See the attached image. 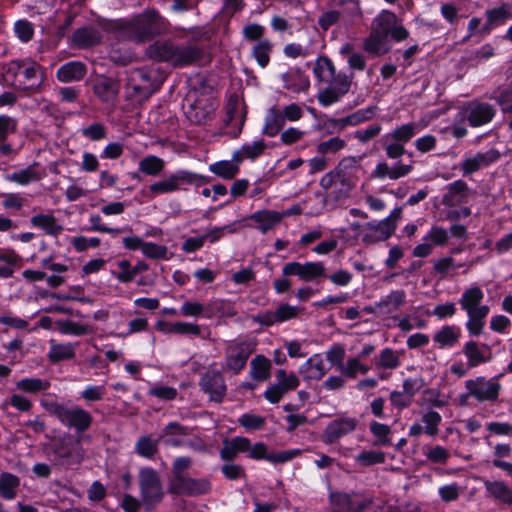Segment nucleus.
Returning a JSON list of instances; mask_svg holds the SVG:
<instances>
[{"label": "nucleus", "mask_w": 512, "mask_h": 512, "mask_svg": "<svg viewBox=\"0 0 512 512\" xmlns=\"http://www.w3.org/2000/svg\"><path fill=\"white\" fill-rule=\"evenodd\" d=\"M147 56L158 62H166L175 68L202 65L208 61L205 49L196 43L179 44L171 40H158L146 51Z\"/></svg>", "instance_id": "nucleus-1"}, {"label": "nucleus", "mask_w": 512, "mask_h": 512, "mask_svg": "<svg viewBox=\"0 0 512 512\" xmlns=\"http://www.w3.org/2000/svg\"><path fill=\"white\" fill-rule=\"evenodd\" d=\"M361 170L359 159L345 157L338 165L320 179V186L326 195L339 199L347 196L357 182V173Z\"/></svg>", "instance_id": "nucleus-2"}, {"label": "nucleus", "mask_w": 512, "mask_h": 512, "mask_svg": "<svg viewBox=\"0 0 512 512\" xmlns=\"http://www.w3.org/2000/svg\"><path fill=\"white\" fill-rule=\"evenodd\" d=\"M122 37L136 42L147 41L165 31L163 18L154 10L146 11L130 20H120L116 24Z\"/></svg>", "instance_id": "nucleus-3"}, {"label": "nucleus", "mask_w": 512, "mask_h": 512, "mask_svg": "<svg viewBox=\"0 0 512 512\" xmlns=\"http://www.w3.org/2000/svg\"><path fill=\"white\" fill-rule=\"evenodd\" d=\"M484 292L477 285H472L462 293L459 298L461 309L466 312L468 320L465 324L467 331L472 336L482 334L485 319L490 312L488 305L482 304Z\"/></svg>", "instance_id": "nucleus-4"}, {"label": "nucleus", "mask_w": 512, "mask_h": 512, "mask_svg": "<svg viewBox=\"0 0 512 512\" xmlns=\"http://www.w3.org/2000/svg\"><path fill=\"white\" fill-rule=\"evenodd\" d=\"M43 451L53 467L68 469L80 464L84 458L80 441H74L71 435H63L43 446Z\"/></svg>", "instance_id": "nucleus-5"}, {"label": "nucleus", "mask_w": 512, "mask_h": 512, "mask_svg": "<svg viewBox=\"0 0 512 512\" xmlns=\"http://www.w3.org/2000/svg\"><path fill=\"white\" fill-rule=\"evenodd\" d=\"M402 208H394L388 217L380 221H371L364 224H352V230L357 232L365 245H373L390 238L396 230L401 218Z\"/></svg>", "instance_id": "nucleus-6"}, {"label": "nucleus", "mask_w": 512, "mask_h": 512, "mask_svg": "<svg viewBox=\"0 0 512 512\" xmlns=\"http://www.w3.org/2000/svg\"><path fill=\"white\" fill-rule=\"evenodd\" d=\"M138 482L142 503L147 510L160 503L164 497L160 476L156 470L143 467L139 470Z\"/></svg>", "instance_id": "nucleus-7"}, {"label": "nucleus", "mask_w": 512, "mask_h": 512, "mask_svg": "<svg viewBox=\"0 0 512 512\" xmlns=\"http://www.w3.org/2000/svg\"><path fill=\"white\" fill-rule=\"evenodd\" d=\"M209 182L208 177L188 171L178 170L168 178L149 186L153 195L167 194L181 189L182 185H200Z\"/></svg>", "instance_id": "nucleus-8"}, {"label": "nucleus", "mask_w": 512, "mask_h": 512, "mask_svg": "<svg viewBox=\"0 0 512 512\" xmlns=\"http://www.w3.org/2000/svg\"><path fill=\"white\" fill-rule=\"evenodd\" d=\"M499 376L485 378L479 376L474 379H469L465 382L467 393L463 398L473 397L478 402H496L498 400L502 386L499 382Z\"/></svg>", "instance_id": "nucleus-9"}, {"label": "nucleus", "mask_w": 512, "mask_h": 512, "mask_svg": "<svg viewBox=\"0 0 512 512\" xmlns=\"http://www.w3.org/2000/svg\"><path fill=\"white\" fill-rule=\"evenodd\" d=\"M353 75L335 73L328 80V86L321 89L317 99L321 106L328 107L339 102L350 90Z\"/></svg>", "instance_id": "nucleus-10"}, {"label": "nucleus", "mask_w": 512, "mask_h": 512, "mask_svg": "<svg viewBox=\"0 0 512 512\" xmlns=\"http://www.w3.org/2000/svg\"><path fill=\"white\" fill-rule=\"evenodd\" d=\"M212 489L211 483L206 478H192L188 476L171 477L168 491L171 494L188 497H198L208 494Z\"/></svg>", "instance_id": "nucleus-11"}, {"label": "nucleus", "mask_w": 512, "mask_h": 512, "mask_svg": "<svg viewBox=\"0 0 512 512\" xmlns=\"http://www.w3.org/2000/svg\"><path fill=\"white\" fill-rule=\"evenodd\" d=\"M255 345L251 341L232 342L226 350V368L239 374L246 366L249 356L253 353Z\"/></svg>", "instance_id": "nucleus-12"}, {"label": "nucleus", "mask_w": 512, "mask_h": 512, "mask_svg": "<svg viewBox=\"0 0 512 512\" xmlns=\"http://www.w3.org/2000/svg\"><path fill=\"white\" fill-rule=\"evenodd\" d=\"M327 270L323 262H289L282 268V274L286 277L297 276L299 279L310 282L321 277H326Z\"/></svg>", "instance_id": "nucleus-13"}, {"label": "nucleus", "mask_w": 512, "mask_h": 512, "mask_svg": "<svg viewBox=\"0 0 512 512\" xmlns=\"http://www.w3.org/2000/svg\"><path fill=\"white\" fill-rule=\"evenodd\" d=\"M59 422L69 429H73L77 434H81L90 429L93 416L80 406L66 407Z\"/></svg>", "instance_id": "nucleus-14"}, {"label": "nucleus", "mask_w": 512, "mask_h": 512, "mask_svg": "<svg viewBox=\"0 0 512 512\" xmlns=\"http://www.w3.org/2000/svg\"><path fill=\"white\" fill-rule=\"evenodd\" d=\"M407 303V294L403 289H395L376 302L378 315L386 316L394 320L399 318L403 307Z\"/></svg>", "instance_id": "nucleus-15"}, {"label": "nucleus", "mask_w": 512, "mask_h": 512, "mask_svg": "<svg viewBox=\"0 0 512 512\" xmlns=\"http://www.w3.org/2000/svg\"><path fill=\"white\" fill-rule=\"evenodd\" d=\"M199 386L209 395L210 400L216 403H221L226 395L224 376L217 370L205 372L199 380Z\"/></svg>", "instance_id": "nucleus-16"}, {"label": "nucleus", "mask_w": 512, "mask_h": 512, "mask_svg": "<svg viewBox=\"0 0 512 512\" xmlns=\"http://www.w3.org/2000/svg\"><path fill=\"white\" fill-rule=\"evenodd\" d=\"M277 383L269 387L265 393V398L276 404L280 401V399L285 395L288 391L296 389L300 381L298 377L294 374H287L284 369H280L276 372Z\"/></svg>", "instance_id": "nucleus-17"}, {"label": "nucleus", "mask_w": 512, "mask_h": 512, "mask_svg": "<svg viewBox=\"0 0 512 512\" xmlns=\"http://www.w3.org/2000/svg\"><path fill=\"white\" fill-rule=\"evenodd\" d=\"M301 309L289 304H280L275 311H264L252 317V320L262 326L270 327L297 318Z\"/></svg>", "instance_id": "nucleus-18"}, {"label": "nucleus", "mask_w": 512, "mask_h": 512, "mask_svg": "<svg viewBox=\"0 0 512 512\" xmlns=\"http://www.w3.org/2000/svg\"><path fill=\"white\" fill-rule=\"evenodd\" d=\"M496 115L493 105L485 102L473 101L464 110V118L471 127H480L492 121Z\"/></svg>", "instance_id": "nucleus-19"}, {"label": "nucleus", "mask_w": 512, "mask_h": 512, "mask_svg": "<svg viewBox=\"0 0 512 512\" xmlns=\"http://www.w3.org/2000/svg\"><path fill=\"white\" fill-rule=\"evenodd\" d=\"M226 115L224 118V124L226 126H232L227 131V134L232 138H237L243 128L245 122V113L243 112L242 105L238 100V97H231L225 107Z\"/></svg>", "instance_id": "nucleus-20"}, {"label": "nucleus", "mask_w": 512, "mask_h": 512, "mask_svg": "<svg viewBox=\"0 0 512 512\" xmlns=\"http://www.w3.org/2000/svg\"><path fill=\"white\" fill-rule=\"evenodd\" d=\"M358 425V420L352 417L338 418L330 422L323 433V441L332 444L341 437L352 433Z\"/></svg>", "instance_id": "nucleus-21"}, {"label": "nucleus", "mask_w": 512, "mask_h": 512, "mask_svg": "<svg viewBox=\"0 0 512 512\" xmlns=\"http://www.w3.org/2000/svg\"><path fill=\"white\" fill-rule=\"evenodd\" d=\"M330 503L336 512H360L369 505L367 500H359L356 494L330 493Z\"/></svg>", "instance_id": "nucleus-22"}, {"label": "nucleus", "mask_w": 512, "mask_h": 512, "mask_svg": "<svg viewBox=\"0 0 512 512\" xmlns=\"http://www.w3.org/2000/svg\"><path fill=\"white\" fill-rule=\"evenodd\" d=\"M500 158L497 149L491 148L485 152H478L471 157H467L460 165L463 175L472 174L490 164L496 162Z\"/></svg>", "instance_id": "nucleus-23"}, {"label": "nucleus", "mask_w": 512, "mask_h": 512, "mask_svg": "<svg viewBox=\"0 0 512 512\" xmlns=\"http://www.w3.org/2000/svg\"><path fill=\"white\" fill-rule=\"evenodd\" d=\"M412 170V164H404L402 162H397L393 166H390L387 162L380 161L376 164L371 176L373 178L380 180H398L410 174Z\"/></svg>", "instance_id": "nucleus-24"}, {"label": "nucleus", "mask_w": 512, "mask_h": 512, "mask_svg": "<svg viewBox=\"0 0 512 512\" xmlns=\"http://www.w3.org/2000/svg\"><path fill=\"white\" fill-rule=\"evenodd\" d=\"M463 354L466 356L467 364L470 368L477 367L492 360L490 347L486 344L480 346L473 340L465 343L463 346Z\"/></svg>", "instance_id": "nucleus-25"}, {"label": "nucleus", "mask_w": 512, "mask_h": 512, "mask_svg": "<svg viewBox=\"0 0 512 512\" xmlns=\"http://www.w3.org/2000/svg\"><path fill=\"white\" fill-rule=\"evenodd\" d=\"M446 193L442 197V204L454 207L468 202L470 189L463 180H456L446 187Z\"/></svg>", "instance_id": "nucleus-26"}, {"label": "nucleus", "mask_w": 512, "mask_h": 512, "mask_svg": "<svg viewBox=\"0 0 512 512\" xmlns=\"http://www.w3.org/2000/svg\"><path fill=\"white\" fill-rule=\"evenodd\" d=\"M7 73L14 77L22 75L27 81L36 80L41 74V66L30 59L12 61Z\"/></svg>", "instance_id": "nucleus-27"}, {"label": "nucleus", "mask_w": 512, "mask_h": 512, "mask_svg": "<svg viewBox=\"0 0 512 512\" xmlns=\"http://www.w3.org/2000/svg\"><path fill=\"white\" fill-rule=\"evenodd\" d=\"M87 73L86 65L80 61H70L59 67L56 77L60 82L69 83L82 80Z\"/></svg>", "instance_id": "nucleus-28"}, {"label": "nucleus", "mask_w": 512, "mask_h": 512, "mask_svg": "<svg viewBox=\"0 0 512 512\" xmlns=\"http://www.w3.org/2000/svg\"><path fill=\"white\" fill-rule=\"evenodd\" d=\"M248 219L256 223L254 226L256 229L266 233L281 222L282 215L274 210H260L250 215Z\"/></svg>", "instance_id": "nucleus-29"}, {"label": "nucleus", "mask_w": 512, "mask_h": 512, "mask_svg": "<svg viewBox=\"0 0 512 512\" xmlns=\"http://www.w3.org/2000/svg\"><path fill=\"white\" fill-rule=\"evenodd\" d=\"M47 357L51 363H59L65 360H72L75 357L78 343H58L50 340Z\"/></svg>", "instance_id": "nucleus-30"}, {"label": "nucleus", "mask_w": 512, "mask_h": 512, "mask_svg": "<svg viewBox=\"0 0 512 512\" xmlns=\"http://www.w3.org/2000/svg\"><path fill=\"white\" fill-rule=\"evenodd\" d=\"M213 110L212 103L205 104L202 99H197L189 103L185 110V115L191 123L200 125L207 121Z\"/></svg>", "instance_id": "nucleus-31"}, {"label": "nucleus", "mask_w": 512, "mask_h": 512, "mask_svg": "<svg viewBox=\"0 0 512 512\" xmlns=\"http://www.w3.org/2000/svg\"><path fill=\"white\" fill-rule=\"evenodd\" d=\"M327 369L325 367L324 360L320 355L316 354L310 357L303 365L299 368V373L305 380H320L326 374Z\"/></svg>", "instance_id": "nucleus-32"}, {"label": "nucleus", "mask_w": 512, "mask_h": 512, "mask_svg": "<svg viewBox=\"0 0 512 512\" xmlns=\"http://www.w3.org/2000/svg\"><path fill=\"white\" fill-rule=\"evenodd\" d=\"M250 448V440L246 437H234L225 440L220 450V457L225 461H232L238 453L246 452Z\"/></svg>", "instance_id": "nucleus-33"}, {"label": "nucleus", "mask_w": 512, "mask_h": 512, "mask_svg": "<svg viewBox=\"0 0 512 512\" xmlns=\"http://www.w3.org/2000/svg\"><path fill=\"white\" fill-rule=\"evenodd\" d=\"M32 226L42 229L47 235L57 237L63 231V226L58 223L53 214H37L31 217Z\"/></svg>", "instance_id": "nucleus-34"}, {"label": "nucleus", "mask_w": 512, "mask_h": 512, "mask_svg": "<svg viewBox=\"0 0 512 512\" xmlns=\"http://www.w3.org/2000/svg\"><path fill=\"white\" fill-rule=\"evenodd\" d=\"M271 360L264 355H256L250 362V377L258 382L267 381L271 376Z\"/></svg>", "instance_id": "nucleus-35"}, {"label": "nucleus", "mask_w": 512, "mask_h": 512, "mask_svg": "<svg viewBox=\"0 0 512 512\" xmlns=\"http://www.w3.org/2000/svg\"><path fill=\"white\" fill-rule=\"evenodd\" d=\"M72 40L75 46L88 48L100 43L101 34L96 28L83 27L73 32Z\"/></svg>", "instance_id": "nucleus-36"}, {"label": "nucleus", "mask_w": 512, "mask_h": 512, "mask_svg": "<svg viewBox=\"0 0 512 512\" xmlns=\"http://www.w3.org/2000/svg\"><path fill=\"white\" fill-rule=\"evenodd\" d=\"M285 124L280 109L276 106H272L265 116L262 132L264 135L274 137L283 129Z\"/></svg>", "instance_id": "nucleus-37"}, {"label": "nucleus", "mask_w": 512, "mask_h": 512, "mask_svg": "<svg viewBox=\"0 0 512 512\" xmlns=\"http://www.w3.org/2000/svg\"><path fill=\"white\" fill-rule=\"evenodd\" d=\"M460 336L459 327L446 325L434 334L433 340L440 348L453 347L459 341Z\"/></svg>", "instance_id": "nucleus-38"}, {"label": "nucleus", "mask_w": 512, "mask_h": 512, "mask_svg": "<svg viewBox=\"0 0 512 512\" xmlns=\"http://www.w3.org/2000/svg\"><path fill=\"white\" fill-rule=\"evenodd\" d=\"M266 149L264 140H257L250 144L243 145L239 150H236L233 155V161L241 163L244 159L255 160Z\"/></svg>", "instance_id": "nucleus-39"}, {"label": "nucleus", "mask_w": 512, "mask_h": 512, "mask_svg": "<svg viewBox=\"0 0 512 512\" xmlns=\"http://www.w3.org/2000/svg\"><path fill=\"white\" fill-rule=\"evenodd\" d=\"M396 22L397 18L394 13L383 11L373 20L372 31L387 39Z\"/></svg>", "instance_id": "nucleus-40"}, {"label": "nucleus", "mask_w": 512, "mask_h": 512, "mask_svg": "<svg viewBox=\"0 0 512 512\" xmlns=\"http://www.w3.org/2000/svg\"><path fill=\"white\" fill-rule=\"evenodd\" d=\"M37 167L38 163L35 162L25 169L7 175L6 179L19 185H28L29 183L38 181L42 178V174L38 171Z\"/></svg>", "instance_id": "nucleus-41"}, {"label": "nucleus", "mask_w": 512, "mask_h": 512, "mask_svg": "<svg viewBox=\"0 0 512 512\" xmlns=\"http://www.w3.org/2000/svg\"><path fill=\"white\" fill-rule=\"evenodd\" d=\"M20 478L12 473L0 474V496L5 500H13L17 496Z\"/></svg>", "instance_id": "nucleus-42"}, {"label": "nucleus", "mask_w": 512, "mask_h": 512, "mask_svg": "<svg viewBox=\"0 0 512 512\" xmlns=\"http://www.w3.org/2000/svg\"><path fill=\"white\" fill-rule=\"evenodd\" d=\"M237 314L234 305L227 300H215L206 305V318L233 317Z\"/></svg>", "instance_id": "nucleus-43"}, {"label": "nucleus", "mask_w": 512, "mask_h": 512, "mask_svg": "<svg viewBox=\"0 0 512 512\" xmlns=\"http://www.w3.org/2000/svg\"><path fill=\"white\" fill-rule=\"evenodd\" d=\"M93 91L99 99L109 102L116 98L119 88L114 80L104 78L94 84Z\"/></svg>", "instance_id": "nucleus-44"}, {"label": "nucleus", "mask_w": 512, "mask_h": 512, "mask_svg": "<svg viewBox=\"0 0 512 512\" xmlns=\"http://www.w3.org/2000/svg\"><path fill=\"white\" fill-rule=\"evenodd\" d=\"M485 488L488 494L496 500L512 505V490L502 481H486Z\"/></svg>", "instance_id": "nucleus-45"}, {"label": "nucleus", "mask_w": 512, "mask_h": 512, "mask_svg": "<svg viewBox=\"0 0 512 512\" xmlns=\"http://www.w3.org/2000/svg\"><path fill=\"white\" fill-rule=\"evenodd\" d=\"M417 128L418 126L416 123L409 122L397 126L391 132L386 133L385 136H387V138L392 139L395 142L401 143V145L404 146L416 135Z\"/></svg>", "instance_id": "nucleus-46"}, {"label": "nucleus", "mask_w": 512, "mask_h": 512, "mask_svg": "<svg viewBox=\"0 0 512 512\" xmlns=\"http://www.w3.org/2000/svg\"><path fill=\"white\" fill-rule=\"evenodd\" d=\"M51 384L46 379L23 378L16 382V388L24 393L37 394L46 391Z\"/></svg>", "instance_id": "nucleus-47"}, {"label": "nucleus", "mask_w": 512, "mask_h": 512, "mask_svg": "<svg viewBox=\"0 0 512 512\" xmlns=\"http://www.w3.org/2000/svg\"><path fill=\"white\" fill-rule=\"evenodd\" d=\"M313 73L319 81L328 82L336 73V68L328 57L319 56L315 61Z\"/></svg>", "instance_id": "nucleus-48"}, {"label": "nucleus", "mask_w": 512, "mask_h": 512, "mask_svg": "<svg viewBox=\"0 0 512 512\" xmlns=\"http://www.w3.org/2000/svg\"><path fill=\"white\" fill-rule=\"evenodd\" d=\"M400 366V358L398 352L391 349H383L375 360V367L377 369L394 370Z\"/></svg>", "instance_id": "nucleus-49"}, {"label": "nucleus", "mask_w": 512, "mask_h": 512, "mask_svg": "<svg viewBox=\"0 0 512 512\" xmlns=\"http://www.w3.org/2000/svg\"><path fill=\"white\" fill-rule=\"evenodd\" d=\"M239 163L232 161H219L209 166V170L226 180L233 179L239 172Z\"/></svg>", "instance_id": "nucleus-50"}, {"label": "nucleus", "mask_w": 512, "mask_h": 512, "mask_svg": "<svg viewBox=\"0 0 512 512\" xmlns=\"http://www.w3.org/2000/svg\"><path fill=\"white\" fill-rule=\"evenodd\" d=\"M188 428L180 425L177 422H170L163 430L162 437L165 438L164 442L167 445H171L174 447L180 446L182 442L177 438V436L187 435Z\"/></svg>", "instance_id": "nucleus-51"}, {"label": "nucleus", "mask_w": 512, "mask_h": 512, "mask_svg": "<svg viewBox=\"0 0 512 512\" xmlns=\"http://www.w3.org/2000/svg\"><path fill=\"white\" fill-rule=\"evenodd\" d=\"M272 48L273 45L268 39L260 40L253 46L252 56L260 67L265 68L269 64Z\"/></svg>", "instance_id": "nucleus-52"}, {"label": "nucleus", "mask_w": 512, "mask_h": 512, "mask_svg": "<svg viewBox=\"0 0 512 512\" xmlns=\"http://www.w3.org/2000/svg\"><path fill=\"white\" fill-rule=\"evenodd\" d=\"M164 167V160L154 155L146 156L139 162L140 171L150 176H157L163 171Z\"/></svg>", "instance_id": "nucleus-53"}, {"label": "nucleus", "mask_w": 512, "mask_h": 512, "mask_svg": "<svg viewBox=\"0 0 512 512\" xmlns=\"http://www.w3.org/2000/svg\"><path fill=\"white\" fill-rule=\"evenodd\" d=\"M56 325L59 332L64 335L82 336L90 332L88 325L71 320H59L56 322Z\"/></svg>", "instance_id": "nucleus-54"}, {"label": "nucleus", "mask_w": 512, "mask_h": 512, "mask_svg": "<svg viewBox=\"0 0 512 512\" xmlns=\"http://www.w3.org/2000/svg\"><path fill=\"white\" fill-rule=\"evenodd\" d=\"M423 453L427 460L434 464H446L451 456L449 450L441 445L425 446Z\"/></svg>", "instance_id": "nucleus-55"}, {"label": "nucleus", "mask_w": 512, "mask_h": 512, "mask_svg": "<svg viewBox=\"0 0 512 512\" xmlns=\"http://www.w3.org/2000/svg\"><path fill=\"white\" fill-rule=\"evenodd\" d=\"M377 108L376 107H367L364 109H359L356 112L343 117L346 127L348 126H356L363 122H366L370 119H372L376 113Z\"/></svg>", "instance_id": "nucleus-56"}, {"label": "nucleus", "mask_w": 512, "mask_h": 512, "mask_svg": "<svg viewBox=\"0 0 512 512\" xmlns=\"http://www.w3.org/2000/svg\"><path fill=\"white\" fill-rule=\"evenodd\" d=\"M158 450L157 440L143 436L135 444V451L142 457L152 458Z\"/></svg>", "instance_id": "nucleus-57"}, {"label": "nucleus", "mask_w": 512, "mask_h": 512, "mask_svg": "<svg viewBox=\"0 0 512 512\" xmlns=\"http://www.w3.org/2000/svg\"><path fill=\"white\" fill-rule=\"evenodd\" d=\"M341 18L346 23H352L361 15V9L358 0H345L342 2L340 10Z\"/></svg>", "instance_id": "nucleus-58"}, {"label": "nucleus", "mask_w": 512, "mask_h": 512, "mask_svg": "<svg viewBox=\"0 0 512 512\" xmlns=\"http://www.w3.org/2000/svg\"><path fill=\"white\" fill-rule=\"evenodd\" d=\"M385 41L386 38L372 31L370 36L364 41V49L368 53L384 54L388 51V49L384 48Z\"/></svg>", "instance_id": "nucleus-59"}, {"label": "nucleus", "mask_w": 512, "mask_h": 512, "mask_svg": "<svg viewBox=\"0 0 512 512\" xmlns=\"http://www.w3.org/2000/svg\"><path fill=\"white\" fill-rule=\"evenodd\" d=\"M381 142L385 154L389 159L397 160L406 153L405 147L401 145V143L395 142L385 135L382 137Z\"/></svg>", "instance_id": "nucleus-60"}, {"label": "nucleus", "mask_w": 512, "mask_h": 512, "mask_svg": "<svg viewBox=\"0 0 512 512\" xmlns=\"http://www.w3.org/2000/svg\"><path fill=\"white\" fill-rule=\"evenodd\" d=\"M80 132L84 138L89 139L91 141H100L102 139H105L107 136L106 127L99 122H94L89 126L82 128Z\"/></svg>", "instance_id": "nucleus-61"}, {"label": "nucleus", "mask_w": 512, "mask_h": 512, "mask_svg": "<svg viewBox=\"0 0 512 512\" xmlns=\"http://www.w3.org/2000/svg\"><path fill=\"white\" fill-rule=\"evenodd\" d=\"M40 405L51 415H54L58 420L63 414L66 406L58 403L55 395H44L40 399Z\"/></svg>", "instance_id": "nucleus-62"}, {"label": "nucleus", "mask_w": 512, "mask_h": 512, "mask_svg": "<svg viewBox=\"0 0 512 512\" xmlns=\"http://www.w3.org/2000/svg\"><path fill=\"white\" fill-rule=\"evenodd\" d=\"M356 461L363 466L381 464L385 461V453L382 451L365 450L356 456Z\"/></svg>", "instance_id": "nucleus-63"}, {"label": "nucleus", "mask_w": 512, "mask_h": 512, "mask_svg": "<svg viewBox=\"0 0 512 512\" xmlns=\"http://www.w3.org/2000/svg\"><path fill=\"white\" fill-rule=\"evenodd\" d=\"M487 18L490 24H503L506 20L512 19V10L507 5L487 11Z\"/></svg>", "instance_id": "nucleus-64"}]
</instances>
